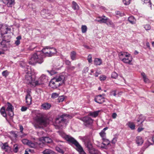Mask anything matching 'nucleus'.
I'll return each instance as SVG.
<instances>
[{"instance_id": "nucleus-1", "label": "nucleus", "mask_w": 154, "mask_h": 154, "mask_svg": "<svg viewBox=\"0 0 154 154\" xmlns=\"http://www.w3.org/2000/svg\"><path fill=\"white\" fill-rule=\"evenodd\" d=\"M42 51V54H40L38 52L33 54L29 60V63L31 65H35L37 63L39 64L42 63L43 62L42 55L44 54L45 57H51L55 54L57 52L56 49L53 47H50L46 46L43 48Z\"/></svg>"}, {"instance_id": "nucleus-2", "label": "nucleus", "mask_w": 154, "mask_h": 154, "mask_svg": "<svg viewBox=\"0 0 154 154\" xmlns=\"http://www.w3.org/2000/svg\"><path fill=\"white\" fill-rule=\"evenodd\" d=\"M25 72V82L28 84H30L32 87L37 86L38 81H35L32 77L31 70L29 66H24Z\"/></svg>"}, {"instance_id": "nucleus-3", "label": "nucleus", "mask_w": 154, "mask_h": 154, "mask_svg": "<svg viewBox=\"0 0 154 154\" xmlns=\"http://www.w3.org/2000/svg\"><path fill=\"white\" fill-rule=\"evenodd\" d=\"M68 119V116L66 114H63L60 117L57 118L54 124L56 128L59 129L64 124H66L67 122Z\"/></svg>"}, {"instance_id": "nucleus-4", "label": "nucleus", "mask_w": 154, "mask_h": 154, "mask_svg": "<svg viewBox=\"0 0 154 154\" xmlns=\"http://www.w3.org/2000/svg\"><path fill=\"white\" fill-rule=\"evenodd\" d=\"M69 143L74 144L77 147V150L79 152L83 149L79 143L74 138L69 135H64L63 137Z\"/></svg>"}, {"instance_id": "nucleus-5", "label": "nucleus", "mask_w": 154, "mask_h": 154, "mask_svg": "<svg viewBox=\"0 0 154 154\" xmlns=\"http://www.w3.org/2000/svg\"><path fill=\"white\" fill-rule=\"evenodd\" d=\"M95 20L100 23H105L108 26L112 27L114 26V24L112 21L104 15L97 17Z\"/></svg>"}, {"instance_id": "nucleus-6", "label": "nucleus", "mask_w": 154, "mask_h": 154, "mask_svg": "<svg viewBox=\"0 0 154 154\" xmlns=\"http://www.w3.org/2000/svg\"><path fill=\"white\" fill-rule=\"evenodd\" d=\"M36 121L40 125L45 127L47 126L49 123L48 119L42 115L40 116H37L36 118Z\"/></svg>"}, {"instance_id": "nucleus-7", "label": "nucleus", "mask_w": 154, "mask_h": 154, "mask_svg": "<svg viewBox=\"0 0 154 154\" xmlns=\"http://www.w3.org/2000/svg\"><path fill=\"white\" fill-rule=\"evenodd\" d=\"M85 146L88 149V151L91 154H100V152L97 149L93 148L92 146L88 139L85 141Z\"/></svg>"}, {"instance_id": "nucleus-8", "label": "nucleus", "mask_w": 154, "mask_h": 154, "mask_svg": "<svg viewBox=\"0 0 154 154\" xmlns=\"http://www.w3.org/2000/svg\"><path fill=\"white\" fill-rule=\"evenodd\" d=\"M11 30V28L7 26H2L0 27V32L3 35L10 33Z\"/></svg>"}, {"instance_id": "nucleus-9", "label": "nucleus", "mask_w": 154, "mask_h": 154, "mask_svg": "<svg viewBox=\"0 0 154 154\" xmlns=\"http://www.w3.org/2000/svg\"><path fill=\"white\" fill-rule=\"evenodd\" d=\"M81 120L84 122V125L86 126L91 125L93 122V120L88 116L82 118Z\"/></svg>"}, {"instance_id": "nucleus-10", "label": "nucleus", "mask_w": 154, "mask_h": 154, "mask_svg": "<svg viewBox=\"0 0 154 154\" xmlns=\"http://www.w3.org/2000/svg\"><path fill=\"white\" fill-rule=\"evenodd\" d=\"M60 83L57 81L54 78L50 81L49 86L52 88L56 89L60 85Z\"/></svg>"}, {"instance_id": "nucleus-11", "label": "nucleus", "mask_w": 154, "mask_h": 154, "mask_svg": "<svg viewBox=\"0 0 154 154\" xmlns=\"http://www.w3.org/2000/svg\"><path fill=\"white\" fill-rule=\"evenodd\" d=\"M7 104L8 107L6 109V112H8L9 116L12 117L14 115V107L9 102H8Z\"/></svg>"}, {"instance_id": "nucleus-12", "label": "nucleus", "mask_w": 154, "mask_h": 154, "mask_svg": "<svg viewBox=\"0 0 154 154\" xmlns=\"http://www.w3.org/2000/svg\"><path fill=\"white\" fill-rule=\"evenodd\" d=\"M104 96L105 94H103L96 96L94 98L95 101L100 104L102 103L105 101V98L103 97Z\"/></svg>"}, {"instance_id": "nucleus-13", "label": "nucleus", "mask_w": 154, "mask_h": 154, "mask_svg": "<svg viewBox=\"0 0 154 154\" xmlns=\"http://www.w3.org/2000/svg\"><path fill=\"white\" fill-rule=\"evenodd\" d=\"M0 146L2 149L5 151L8 152H11V148L8 146L7 143H1Z\"/></svg>"}, {"instance_id": "nucleus-14", "label": "nucleus", "mask_w": 154, "mask_h": 154, "mask_svg": "<svg viewBox=\"0 0 154 154\" xmlns=\"http://www.w3.org/2000/svg\"><path fill=\"white\" fill-rule=\"evenodd\" d=\"M2 2L8 7H11L15 4V0H1Z\"/></svg>"}, {"instance_id": "nucleus-15", "label": "nucleus", "mask_w": 154, "mask_h": 154, "mask_svg": "<svg viewBox=\"0 0 154 154\" xmlns=\"http://www.w3.org/2000/svg\"><path fill=\"white\" fill-rule=\"evenodd\" d=\"M54 78L58 82H62L63 83H64L65 79V77L64 75L61 74L57 76Z\"/></svg>"}, {"instance_id": "nucleus-16", "label": "nucleus", "mask_w": 154, "mask_h": 154, "mask_svg": "<svg viewBox=\"0 0 154 154\" xmlns=\"http://www.w3.org/2000/svg\"><path fill=\"white\" fill-rule=\"evenodd\" d=\"M46 76L44 75H42L41 77L39 79L38 82V84L37 85L43 84L45 81H46Z\"/></svg>"}, {"instance_id": "nucleus-17", "label": "nucleus", "mask_w": 154, "mask_h": 154, "mask_svg": "<svg viewBox=\"0 0 154 154\" xmlns=\"http://www.w3.org/2000/svg\"><path fill=\"white\" fill-rule=\"evenodd\" d=\"M128 55L129 56H127L125 58H124L122 61L125 63L130 64L132 61V58L130 56V54H129Z\"/></svg>"}, {"instance_id": "nucleus-18", "label": "nucleus", "mask_w": 154, "mask_h": 154, "mask_svg": "<svg viewBox=\"0 0 154 154\" xmlns=\"http://www.w3.org/2000/svg\"><path fill=\"white\" fill-rule=\"evenodd\" d=\"M135 141L138 146L141 145L143 143V140L141 137L137 136L136 138Z\"/></svg>"}, {"instance_id": "nucleus-19", "label": "nucleus", "mask_w": 154, "mask_h": 154, "mask_svg": "<svg viewBox=\"0 0 154 154\" xmlns=\"http://www.w3.org/2000/svg\"><path fill=\"white\" fill-rule=\"evenodd\" d=\"M26 103L28 105L32 103V97L29 93H28L26 97Z\"/></svg>"}, {"instance_id": "nucleus-20", "label": "nucleus", "mask_w": 154, "mask_h": 154, "mask_svg": "<svg viewBox=\"0 0 154 154\" xmlns=\"http://www.w3.org/2000/svg\"><path fill=\"white\" fill-rule=\"evenodd\" d=\"M40 139L43 141L44 143H49L52 142V139L48 137H42L40 138Z\"/></svg>"}, {"instance_id": "nucleus-21", "label": "nucleus", "mask_w": 154, "mask_h": 154, "mask_svg": "<svg viewBox=\"0 0 154 154\" xmlns=\"http://www.w3.org/2000/svg\"><path fill=\"white\" fill-rule=\"evenodd\" d=\"M51 107V105L49 103H45L41 105L42 108L45 110H48L50 109Z\"/></svg>"}, {"instance_id": "nucleus-22", "label": "nucleus", "mask_w": 154, "mask_h": 154, "mask_svg": "<svg viewBox=\"0 0 154 154\" xmlns=\"http://www.w3.org/2000/svg\"><path fill=\"white\" fill-rule=\"evenodd\" d=\"M129 56V55L127 54V53L125 52H120L119 54V59L121 60L123 59L124 58H125L127 56Z\"/></svg>"}, {"instance_id": "nucleus-23", "label": "nucleus", "mask_w": 154, "mask_h": 154, "mask_svg": "<svg viewBox=\"0 0 154 154\" xmlns=\"http://www.w3.org/2000/svg\"><path fill=\"white\" fill-rule=\"evenodd\" d=\"M43 154H55L54 152L49 149H46L42 152Z\"/></svg>"}, {"instance_id": "nucleus-24", "label": "nucleus", "mask_w": 154, "mask_h": 154, "mask_svg": "<svg viewBox=\"0 0 154 154\" xmlns=\"http://www.w3.org/2000/svg\"><path fill=\"white\" fill-rule=\"evenodd\" d=\"M102 61L101 59L96 58L94 60V64L96 65H100L102 64Z\"/></svg>"}, {"instance_id": "nucleus-25", "label": "nucleus", "mask_w": 154, "mask_h": 154, "mask_svg": "<svg viewBox=\"0 0 154 154\" xmlns=\"http://www.w3.org/2000/svg\"><path fill=\"white\" fill-rule=\"evenodd\" d=\"M127 125L131 130H134L135 128V125L134 123L131 122H129L127 124Z\"/></svg>"}, {"instance_id": "nucleus-26", "label": "nucleus", "mask_w": 154, "mask_h": 154, "mask_svg": "<svg viewBox=\"0 0 154 154\" xmlns=\"http://www.w3.org/2000/svg\"><path fill=\"white\" fill-rule=\"evenodd\" d=\"M0 112L1 114L4 117H6L7 116L5 110V108L3 106L1 109Z\"/></svg>"}, {"instance_id": "nucleus-27", "label": "nucleus", "mask_w": 154, "mask_h": 154, "mask_svg": "<svg viewBox=\"0 0 154 154\" xmlns=\"http://www.w3.org/2000/svg\"><path fill=\"white\" fill-rule=\"evenodd\" d=\"M144 120V119L143 118V116L142 115H140L139 118V119H138L137 120V122H140V124H138V125H140L141 126H142V123L143 122Z\"/></svg>"}, {"instance_id": "nucleus-28", "label": "nucleus", "mask_w": 154, "mask_h": 154, "mask_svg": "<svg viewBox=\"0 0 154 154\" xmlns=\"http://www.w3.org/2000/svg\"><path fill=\"white\" fill-rule=\"evenodd\" d=\"M72 8L75 10H78L79 9V6L74 1L72 2Z\"/></svg>"}, {"instance_id": "nucleus-29", "label": "nucleus", "mask_w": 154, "mask_h": 154, "mask_svg": "<svg viewBox=\"0 0 154 154\" xmlns=\"http://www.w3.org/2000/svg\"><path fill=\"white\" fill-rule=\"evenodd\" d=\"M71 58L72 60H74L76 58V53L74 51H72L70 54Z\"/></svg>"}, {"instance_id": "nucleus-30", "label": "nucleus", "mask_w": 154, "mask_h": 154, "mask_svg": "<svg viewBox=\"0 0 154 154\" xmlns=\"http://www.w3.org/2000/svg\"><path fill=\"white\" fill-rule=\"evenodd\" d=\"M62 147H60V145H59L56 147L55 149L56 151H58L59 152L63 153L64 151L63 149H62Z\"/></svg>"}, {"instance_id": "nucleus-31", "label": "nucleus", "mask_w": 154, "mask_h": 154, "mask_svg": "<svg viewBox=\"0 0 154 154\" xmlns=\"http://www.w3.org/2000/svg\"><path fill=\"white\" fill-rule=\"evenodd\" d=\"M103 140L102 144L105 146L108 145L110 143V141L108 140L103 138Z\"/></svg>"}, {"instance_id": "nucleus-32", "label": "nucleus", "mask_w": 154, "mask_h": 154, "mask_svg": "<svg viewBox=\"0 0 154 154\" xmlns=\"http://www.w3.org/2000/svg\"><path fill=\"white\" fill-rule=\"evenodd\" d=\"M28 145L31 148H35L37 147V144L36 143H33L31 141H30L28 143Z\"/></svg>"}, {"instance_id": "nucleus-33", "label": "nucleus", "mask_w": 154, "mask_h": 154, "mask_svg": "<svg viewBox=\"0 0 154 154\" xmlns=\"http://www.w3.org/2000/svg\"><path fill=\"white\" fill-rule=\"evenodd\" d=\"M44 141H43L41 140L40 139V138H39V140L38 142L36 143V144H37V147L38 146H39L40 147H42L43 146V145L44 144Z\"/></svg>"}, {"instance_id": "nucleus-34", "label": "nucleus", "mask_w": 154, "mask_h": 154, "mask_svg": "<svg viewBox=\"0 0 154 154\" xmlns=\"http://www.w3.org/2000/svg\"><path fill=\"white\" fill-rule=\"evenodd\" d=\"M128 21L131 24H134L135 23V19L134 18V17L132 16H131L128 18Z\"/></svg>"}, {"instance_id": "nucleus-35", "label": "nucleus", "mask_w": 154, "mask_h": 154, "mask_svg": "<svg viewBox=\"0 0 154 154\" xmlns=\"http://www.w3.org/2000/svg\"><path fill=\"white\" fill-rule=\"evenodd\" d=\"M99 112L100 111L98 110L93 112H91L90 113V115L94 117H96L98 115Z\"/></svg>"}, {"instance_id": "nucleus-36", "label": "nucleus", "mask_w": 154, "mask_h": 154, "mask_svg": "<svg viewBox=\"0 0 154 154\" xmlns=\"http://www.w3.org/2000/svg\"><path fill=\"white\" fill-rule=\"evenodd\" d=\"M141 74L143 77L144 82H148L149 80L146 77L145 73L144 72H142L141 73Z\"/></svg>"}, {"instance_id": "nucleus-37", "label": "nucleus", "mask_w": 154, "mask_h": 154, "mask_svg": "<svg viewBox=\"0 0 154 154\" xmlns=\"http://www.w3.org/2000/svg\"><path fill=\"white\" fill-rule=\"evenodd\" d=\"M89 70V69L88 67H85L82 70V74L84 75L85 76L87 73L88 72Z\"/></svg>"}, {"instance_id": "nucleus-38", "label": "nucleus", "mask_w": 154, "mask_h": 154, "mask_svg": "<svg viewBox=\"0 0 154 154\" xmlns=\"http://www.w3.org/2000/svg\"><path fill=\"white\" fill-rule=\"evenodd\" d=\"M9 74V72L7 70L4 71L2 72V75L5 78H6L8 76Z\"/></svg>"}, {"instance_id": "nucleus-39", "label": "nucleus", "mask_w": 154, "mask_h": 154, "mask_svg": "<svg viewBox=\"0 0 154 154\" xmlns=\"http://www.w3.org/2000/svg\"><path fill=\"white\" fill-rule=\"evenodd\" d=\"M87 26L85 25H82V26L81 29L82 32L83 33H85L86 32L87 30Z\"/></svg>"}, {"instance_id": "nucleus-40", "label": "nucleus", "mask_w": 154, "mask_h": 154, "mask_svg": "<svg viewBox=\"0 0 154 154\" xmlns=\"http://www.w3.org/2000/svg\"><path fill=\"white\" fill-rule=\"evenodd\" d=\"M18 146L17 144L14 145V151L15 152H17L18 150Z\"/></svg>"}, {"instance_id": "nucleus-41", "label": "nucleus", "mask_w": 154, "mask_h": 154, "mask_svg": "<svg viewBox=\"0 0 154 154\" xmlns=\"http://www.w3.org/2000/svg\"><path fill=\"white\" fill-rule=\"evenodd\" d=\"M118 76V74L115 72H113L111 75V77L114 79H116Z\"/></svg>"}, {"instance_id": "nucleus-42", "label": "nucleus", "mask_w": 154, "mask_h": 154, "mask_svg": "<svg viewBox=\"0 0 154 154\" xmlns=\"http://www.w3.org/2000/svg\"><path fill=\"white\" fill-rule=\"evenodd\" d=\"M144 28L146 30H148L150 29L151 26L149 24H146L144 25Z\"/></svg>"}, {"instance_id": "nucleus-43", "label": "nucleus", "mask_w": 154, "mask_h": 154, "mask_svg": "<svg viewBox=\"0 0 154 154\" xmlns=\"http://www.w3.org/2000/svg\"><path fill=\"white\" fill-rule=\"evenodd\" d=\"M131 0H123V2L125 5H128L130 3Z\"/></svg>"}, {"instance_id": "nucleus-44", "label": "nucleus", "mask_w": 154, "mask_h": 154, "mask_svg": "<svg viewBox=\"0 0 154 154\" xmlns=\"http://www.w3.org/2000/svg\"><path fill=\"white\" fill-rule=\"evenodd\" d=\"M22 143L28 145V143L30 141L26 139H23L22 140Z\"/></svg>"}, {"instance_id": "nucleus-45", "label": "nucleus", "mask_w": 154, "mask_h": 154, "mask_svg": "<svg viewBox=\"0 0 154 154\" xmlns=\"http://www.w3.org/2000/svg\"><path fill=\"white\" fill-rule=\"evenodd\" d=\"M87 60L89 63H91L92 62V56L91 54H89Z\"/></svg>"}, {"instance_id": "nucleus-46", "label": "nucleus", "mask_w": 154, "mask_h": 154, "mask_svg": "<svg viewBox=\"0 0 154 154\" xmlns=\"http://www.w3.org/2000/svg\"><path fill=\"white\" fill-rule=\"evenodd\" d=\"M58 95L59 94H58L56 93H54L52 94L51 97L54 98H56L58 97Z\"/></svg>"}, {"instance_id": "nucleus-47", "label": "nucleus", "mask_w": 154, "mask_h": 154, "mask_svg": "<svg viewBox=\"0 0 154 154\" xmlns=\"http://www.w3.org/2000/svg\"><path fill=\"white\" fill-rule=\"evenodd\" d=\"M100 136L102 137L103 138H104L105 137L106 133L104 132L101 131V132L100 133Z\"/></svg>"}, {"instance_id": "nucleus-48", "label": "nucleus", "mask_w": 154, "mask_h": 154, "mask_svg": "<svg viewBox=\"0 0 154 154\" xmlns=\"http://www.w3.org/2000/svg\"><path fill=\"white\" fill-rule=\"evenodd\" d=\"M116 90L112 91L110 92V95H113L114 96H116Z\"/></svg>"}, {"instance_id": "nucleus-49", "label": "nucleus", "mask_w": 154, "mask_h": 154, "mask_svg": "<svg viewBox=\"0 0 154 154\" xmlns=\"http://www.w3.org/2000/svg\"><path fill=\"white\" fill-rule=\"evenodd\" d=\"M142 1H143L145 3H149V4L150 5V7H151V3L150 2V0H142Z\"/></svg>"}, {"instance_id": "nucleus-50", "label": "nucleus", "mask_w": 154, "mask_h": 154, "mask_svg": "<svg viewBox=\"0 0 154 154\" xmlns=\"http://www.w3.org/2000/svg\"><path fill=\"white\" fill-rule=\"evenodd\" d=\"M117 138L116 137H114L112 140V143L115 144L117 141Z\"/></svg>"}, {"instance_id": "nucleus-51", "label": "nucleus", "mask_w": 154, "mask_h": 154, "mask_svg": "<svg viewBox=\"0 0 154 154\" xmlns=\"http://www.w3.org/2000/svg\"><path fill=\"white\" fill-rule=\"evenodd\" d=\"M106 76L104 75H102L100 77V79L101 81H104L106 79Z\"/></svg>"}, {"instance_id": "nucleus-52", "label": "nucleus", "mask_w": 154, "mask_h": 154, "mask_svg": "<svg viewBox=\"0 0 154 154\" xmlns=\"http://www.w3.org/2000/svg\"><path fill=\"white\" fill-rule=\"evenodd\" d=\"M151 141H152L153 143H154V135L149 139L148 142H150Z\"/></svg>"}, {"instance_id": "nucleus-53", "label": "nucleus", "mask_w": 154, "mask_h": 154, "mask_svg": "<svg viewBox=\"0 0 154 154\" xmlns=\"http://www.w3.org/2000/svg\"><path fill=\"white\" fill-rule=\"evenodd\" d=\"M75 68V67L74 66H70L68 67V69L70 70H73Z\"/></svg>"}, {"instance_id": "nucleus-54", "label": "nucleus", "mask_w": 154, "mask_h": 154, "mask_svg": "<svg viewBox=\"0 0 154 154\" xmlns=\"http://www.w3.org/2000/svg\"><path fill=\"white\" fill-rule=\"evenodd\" d=\"M27 109V107L25 106H22L21 108V111H26Z\"/></svg>"}, {"instance_id": "nucleus-55", "label": "nucleus", "mask_w": 154, "mask_h": 154, "mask_svg": "<svg viewBox=\"0 0 154 154\" xmlns=\"http://www.w3.org/2000/svg\"><path fill=\"white\" fill-rule=\"evenodd\" d=\"M19 127H20V132H21L22 133H23V126L21 125H19Z\"/></svg>"}, {"instance_id": "nucleus-56", "label": "nucleus", "mask_w": 154, "mask_h": 154, "mask_svg": "<svg viewBox=\"0 0 154 154\" xmlns=\"http://www.w3.org/2000/svg\"><path fill=\"white\" fill-rule=\"evenodd\" d=\"M4 7L3 6L1 5H0V12H3V11L4 10Z\"/></svg>"}, {"instance_id": "nucleus-57", "label": "nucleus", "mask_w": 154, "mask_h": 154, "mask_svg": "<svg viewBox=\"0 0 154 154\" xmlns=\"http://www.w3.org/2000/svg\"><path fill=\"white\" fill-rule=\"evenodd\" d=\"M117 114L116 113H114L112 114V118H113V119H115L116 116H117Z\"/></svg>"}, {"instance_id": "nucleus-58", "label": "nucleus", "mask_w": 154, "mask_h": 154, "mask_svg": "<svg viewBox=\"0 0 154 154\" xmlns=\"http://www.w3.org/2000/svg\"><path fill=\"white\" fill-rule=\"evenodd\" d=\"M11 133L13 134L14 137L16 138L17 137V134L13 131L11 132Z\"/></svg>"}, {"instance_id": "nucleus-59", "label": "nucleus", "mask_w": 154, "mask_h": 154, "mask_svg": "<svg viewBox=\"0 0 154 154\" xmlns=\"http://www.w3.org/2000/svg\"><path fill=\"white\" fill-rule=\"evenodd\" d=\"M15 43L16 45H18L20 44V42L19 40H17L15 41Z\"/></svg>"}, {"instance_id": "nucleus-60", "label": "nucleus", "mask_w": 154, "mask_h": 154, "mask_svg": "<svg viewBox=\"0 0 154 154\" xmlns=\"http://www.w3.org/2000/svg\"><path fill=\"white\" fill-rule=\"evenodd\" d=\"M143 128L141 127H139L137 129V131L139 132L143 131Z\"/></svg>"}, {"instance_id": "nucleus-61", "label": "nucleus", "mask_w": 154, "mask_h": 154, "mask_svg": "<svg viewBox=\"0 0 154 154\" xmlns=\"http://www.w3.org/2000/svg\"><path fill=\"white\" fill-rule=\"evenodd\" d=\"M65 63H66V64L67 65H69L71 63L68 60H66Z\"/></svg>"}, {"instance_id": "nucleus-62", "label": "nucleus", "mask_w": 154, "mask_h": 154, "mask_svg": "<svg viewBox=\"0 0 154 154\" xmlns=\"http://www.w3.org/2000/svg\"><path fill=\"white\" fill-rule=\"evenodd\" d=\"M79 152L80 153V154H86L85 152L83 150V149L82 150L80 151Z\"/></svg>"}, {"instance_id": "nucleus-63", "label": "nucleus", "mask_w": 154, "mask_h": 154, "mask_svg": "<svg viewBox=\"0 0 154 154\" xmlns=\"http://www.w3.org/2000/svg\"><path fill=\"white\" fill-rule=\"evenodd\" d=\"M48 11V10H45V9H44V10H43L42 11V14H43V13H45L47 12Z\"/></svg>"}, {"instance_id": "nucleus-64", "label": "nucleus", "mask_w": 154, "mask_h": 154, "mask_svg": "<svg viewBox=\"0 0 154 154\" xmlns=\"http://www.w3.org/2000/svg\"><path fill=\"white\" fill-rule=\"evenodd\" d=\"M16 39L17 40L20 41L21 39V37L20 36H18L16 38Z\"/></svg>"}]
</instances>
